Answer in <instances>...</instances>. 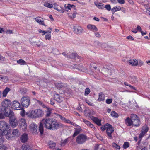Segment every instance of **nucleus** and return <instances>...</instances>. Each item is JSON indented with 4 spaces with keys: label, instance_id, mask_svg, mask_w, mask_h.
<instances>
[{
    "label": "nucleus",
    "instance_id": "45",
    "mask_svg": "<svg viewBox=\"0 0 150 150\" xmlns=\"http://www.w3.org/2000/svg\"><path fill=\"white\" fill-rule=\"evenodd\" d=\"M6 149V147L4 145L0 144V150H5Z\"/></svg>",
    "mask_w": 150,
    "mask_h": 150
},
{
    "label": "nucleus",
    "instance_id": "44",
    "mask_svg": "<svg viewBox=\"0 0 150 150\" xmlns=\"http://www.w3.org/2000/svg\"><path fill=\"white\" fill-rule=\"evenodd\" d=\"M141 133L139 134V138H141L146 133V132H145L143 131V130H141Z\"/></svg>",
    "mask_w": 150,
    "mask_h": 150
},
{
    "label": "nucleus",
    "instance_id": "41",
    "mask_svg": "<svg viewBox=\"0 0 150 150\" xmlns=\"http://www.w3.org/2000/svg\"><path fill=\"white\" fill-rule=\"evenodd\" d=\"M124 84L125 85L127 86H129V87L131 88L132 89H134V90H136V88L133 87V86H132L131 85L128 84V83L126 82H124Z\"/></svg>",
    "mask_w": 150,
    "mask_h": 150
},
{
    "label": "nucleus",
    "instance_id": "39",
    "mask_svg": "<svg viewBox=\"0 0 150 150\" xmlns=\"http://www.w3.org/2000/svg\"><path fill=\"white\" fill-rule=\"evenodd\" d=\"M149 130V128L148 126L147 125H145L143 126L142 127V130H143V131L145 132H147Z\"/></svg>",
    "mask_w": 150,
    "mask_h": 150
},
{
    "label": "nucleus",
    "instance_id": "16",
    "mask_svg": "<svg viewBox=\"0 0 150 150\" xmlns=\"http://www.w3.org/2000/svg\"><path fill=\"white\" fill-rule=\"evenodd\" d=\"M132 119L129 117H127L125 120V124L128 126H131L132 125Z\"/></svg>",
    "mask_w": 150,
    "mask_h": 150
},
{
    "label": "nucleus",
    "instance_id": "55",
    "mask_svg": "<svg viewBox=\"0 0 150 150\" xmlns=\"http://www.w3.org/2000/svg\"><path fill=\"white\" fill-rule=\"evenodd\" d=\"M86 101L90 106H93L94 105L93 103H91L90 102H89L87 99L86 100Z\"/></svg>",
    "mask_w": 150,
    "mask_h": 150
},
{
    "label": "nucleus",
    "instance_id": "38",
    "mask_svg": "<svg viewBox=\"0 0 150 150\" xmlns=\"http://www.w3.org/2000/svg\"><path fill=\"white\" fill-rule=\"evenodd\" d=\"M111 115L114 117H117L118 116V114L114 111H112L111 113Z\"/></svg>",
    "mask_w": 150,
    "mask_h": 150
},
{
    "label": "nucleus",
    "instance_id": "50",
    "mask_svg": "<svg viewBox=\"0 0 150 150\" xmlns=\"http://www.w3.org/2000/svg\"><path fill=\"white\" fill-rule=\"evenodd\" d=\"M112 101V99L111 98L107 99H106V102L108 104H110L111 103Z\"/></svg>",
    "mask_w": 150,
    "mask_h": 150
},
{
    "label": "nucleus",
    "instance_id": "31",
    "mask_svg": "<svg viewBox=\"0 0 150 150\" xmlns=\"http://www.w3.org/2000/svg\"><path fill=\"white\" fill-rule=\"evenodd\" d=\"M75 131L74 132V133L73 135V137H75V136L77 135L78 134H79L81 132V129H77L76 128H75Z\"/></svg>",
    "mask_w": 150,
    "mask_h": 150
},
{
    "label": "nucleus",
    "instance_id": "49",
    "mask_svg": "<svg viewBox=\"0 0 150 150\" xmlns=\"http://www.w3.org/2000/svg\"><path fill=\"white\" fill-rule=\"evenodd\" d=\"M58 50L57 49H52V52L55 54H58Z\"/></svg>",
    "mask_w": 150,
    "mask_h": 150
},
{
    "label": "nucleus",
    "instance_id": "3",
    "mask_svg": "<svg viewBox=\"0 0 150 150\" xmlns=\"http://www.w3.org/2000/svg\"><path fill=\"white\" fill-rule=\"evenodd\" d=\"M8 116H5L6 117H9V121L10 124L13 128L16 127L18 124V121L17 120L14 115V113L11 110H10L9 114Z\"/></svg>",
    "mask_w": 150,
    "mask_h": 150
},
{
    "label": "nucleus",
    "instance_id": "32",
    "mask_svg": "<svg viewBox=\"0 0 150 150\" xmlns=\"http://www.w3.org/2000/svg\"><path fill=\"white\" fill-rule=\"evenodd\" d=\"M75 67L76 68L78 69L79 70L81 71H82L83 69H84V68H83V67L82 66V65H80L79 64H76L75 65Z\"/></svg>",
    "mask_w": 150,
    "mask_h": 150
},
{
    "label": "nucleus",
    "instance_id": "62",
    "mask_svg": "<svg viewBox=\"0 0 150 150\" xmlns=\"http://www.w3.org/2000/svg\"><path fill=\"white\" fill-rule=\"evenodd\" d=\"M136 29L137 30L139 31H140L141 32L142 31V30L141 27L139 25L137 26Z\"/></svg>",
    "mask_w": 150,
    "mask_h": 150
},
{
    "label": "nucleus",
    "instance_id": "33",
    "mask_svg": "<svg viewBox=\"0 0 150 150\" xmlns=\"http://www.w3.org/2000/svg\"><path fill=\"white\" fill-rule=\"evenodd\" d=\"M49 146L50 148H54L56 146V143L52 141L49 142Z\"/></svg>",
    "mask_w": 150,
    "mask_h": 150
},
{
    "label": "nucleus",
    "instance_id": "17",
    "mask_svg": "<svg viewBox=\"0 0 150 150\" xmlns=\"http://www.w3.org/2000/svg\"><path fill=\"white\" fill-rule=\"evenodd\" d=\"M28 139V135L26 133H24L21 137V140L22 142L24 143L26 142Z\"/></svg>",
    "mask_w": 150,
    "mask_h": 150
},
{
    "label": "nucleus",
    "instance_id": "51",
    "mask_svg": "<svg viewBox=\"0 0 150 150\" xmlns=\"http://www.w3.org/2000/svg\"><path fill=\"white\" fill-rule=\"evenodd\" d=\"M112 145L113 147H115L117 149H119L120 148V147L116 143H113L112 144Z\"/></svg>",
    "mask_w": 150,
    "mask_h": 150
},
{
    "label": "nucleus",
    "instance_id": "59",
    "mask_svg": "<svg viewBox=\"0 0 150 150\" xmlns=\"http://www.w3.org/2000/svg\"><path fill=\"white\" fill-rule=\"evenodd\" d=\"M117 2L121 4H124L125 3L124 0H117Z\"/></svg>",
    "mask_w": 150,
    "mask_h": 150
},
{
    "label": "nucleus",
    "instance_id": "56",
    "mask_svg": "<svg viewBox=\"0 0 150 150\" xmlns=\"http://www.w3.org/2000/svg\"><path fill=\"white\" fill-rule=\"evenodd\" d=\"M99 145L98 144L95 145L94 148V150H98L99 148Z\"/></svg>",
    "mask_w": 150,
    "mask_h": 150
},
{
    "label": "nucleus",
    "instance_id": "6",
    "mask_svg": "<svg viewBox=\"0 0 150 150\" xmlns=\"http://www.w3.org/2000/svg\"><path fill=\"white\" fill-rule=\"evenodd\" d=\"M10 125L6 122L0 121V135H3V134L5 133L6 130L9 129Z\"/></svg>",
    "mask_w": 150,
    "mask_h": 150
},
{
    "label": "nucleus",
    "instance_id": "42",
    "mask_svg": "<svg viewBox=\"0 0 150 150\" xmlns=\"http://www.w3.org/2000/svg\"><path fill=\"white\" fill-rule=\"evenodd\" d=\"M51 113V110L50 109L48 108L46 112V117H48L50 116Z\"/></svg>",
    "mask_w": 150,
    "mask_h": 150
},
{
    "label": "nucleus",
    "instance_id": "30",
    "mask_svg": "<svg viewBox=\"0 0 150 150\" xmlns=\"http://www.w3.org/2000/svg\"><path fill=\"white\" fill-rule=\"evenodd\" d=\"M130 81L134 83H136L137 82V78L134 76H131L130 77Z\"/></svg>",
    "mask_w": 150,
    "mask_h": 150
},
{
    "label": "nucleus",
    "instance_id": "63",
    "mask_svg": "<svg viewBox=\"0 0 150 150\" xmlns=\"http://www.w3.org/2000/svg\"><path fill=\"white\" fill-rule=\"evenodd\" d=\"M95 35L97 37H101V35L98 32L95 33Z\"/></svg>",
    "mask_w": 150,
    "mask_h": 150
},
{
    "label": "nucleus",
    "instance_id": "52",
    "mask_svg": "<svg viewBox=\"0 0 150 150\" xmlns=\"http://www.w3.org/2000/svg\"><path fill=\"white\" fill-rule=\"evenodd\" d=\"M83 122L88 126H89L90 125L91 123L90 122L85 119H83Z\"/></svg>",
    "mask_w": 150,
    "mask_h": 150
},
{
    "label": "nucleus",
    "instance_id": "1",
    "mask_svg": "<svg viewBox=\"0 0 150 150\" xmlns=\"http://www.w3.org/2000/svg\"><path fill=\"white\" fill-rule=\"evenodd\" d=\"M43 125L47 129L52 131L57 130L64 126L56 119L52 118L43 119L40 122L39 126V130L41 135L43 134Z\"/></svg>",
    "mask_w": 150,
    "mask_h": 150
},
{
    "label": "nucleus",
    "instance_id": "40",
    "mask_svg": "<svg viewBox=\"0 0 150 150\" xmlns=\"http://www.w3.org/2000/svg\"><path fill=\"white\" fill-rule=\"evenodd\" d=\"M129 144L128 142H124L123 145V147L125 149H126L127 148L129 147Z\"/></svg>",
    "mask_w": 150,
    "mask_h": 150
},
{
    "label": "nucleus",
    "instance_id": "46",
    "mask_svg": "<svg viewBox=\"0 0 150 150\" xmlns=\"http://www.w3.org/2000/svg\"><path fill=\"white\" fill-rule=\"evenodd\" d=\"M90 92V89L88 88H86L85 91V95L86 96Z\"/></svg>",
    "mask_w": 150,
    "mask_h": 150
},
{
    "label": "nucleus",
    "instance_id": "15",
    "mask_svg": "<svg viewBox=\"0 0 150 150\" xmlns=\"http://www.w3.org/2000/svg\"><path fill=\"white\" fill-rule=\"evenodd\" d=\"M18 123L21 127L24 126L25 128L26 127V122L24 119H21L18 121Z\"/></svg>",
    "mask_w": 150,
    "mask_h": 150
},
{
    "label": "nucleus",
    "instance_id": "8",
    "mask_svg": "<svg viewBox=\"0 0 150 150\" xmlns=\"http://www.w3.org/2000/svg\"><path fill=\"white\" fill-rule=\"evenodd\" d=\"M21 102L23 107L24 108L27 107L30 103V99L28 96H23L22 98Z\"/></svg>",
    "mask_w": 150,
    "mask_h": 150
},
{
    "label": "nucleus",
    "instance_id": "22",
    "mask_svg": "<svg viewBox=\"0 0 150 150\" xmlns=\"http://www.w3.org/2000/svg\"><path fill=\"white\" fill-rule=\"evenodd\" d=\"M95 4L99 9H103L105 8V6L103 4L97 2H95Z\"/></svg>",
    "mask_w": 150,
    "mask_h": 150
},
{
    "label": "nucleus",
    "instance_id": "61",
    "mask_svg": "<svg viewBox=\"0 0 150 150\" xmlns=\"http://www.w3.org/2000/svg\"><path fill=\"white\" fill-rule=\"evenodd\" d=\"M121 8L120 7L118 6H116L114 7L113 8H112V9H121Z\"/></svg>",
    "mask_w": 150,
    "mask_h": 150
},
{
    "label": "nucleus",
    "instance_id": "47",
    "mask_svg": "<svg viewBox=\"0 0 150 150\" xmlns=\"http://www.w3.org/2000/svg\"><path fill=\"white\" fill-rule=\"evenodd\" d=\"M68 138L66 139L65 140H64L63 142H61V145L62 146H64L65 144L68 142Z\"/></svg>",
    "mask_w": 150,
    "mask_h": 150
},
{
    "label": "nucleus",
    "instance_id": "48",
    "mask_svg": "<svg viewBox=\"0 0 150 150\" xmlns=\"http://www.w3.org/2000/svg\"><path fill=\"white\" fill-rule=\"evenodd\" d=\"M56 86L59 88H60L64 86V85L62 83H58L56 85Z\"/></svg>",
    "mask_w": 150,
    "mask_h": 150
},
{
    "label": "nucleus",
    "instance_id": "5",
    "mask_svg": "<svg viewBox=\"0 0 150 150\" xmlns=\"http://www.w3.org/2000/svg\"><path fill=\"white\" fill-rule=\"evenodd\" d=\"M103 131L106 129V132L109 138L110 139L112 138V134L114 131V128L112 126L109 124H106L103 126L101 127Z\"/></svg>",
    "mask_w": 150,
    "mask_h": 150
},
{
    "label": "nucleus",
    "instance_id": "57",
    "mask_svg": "<svg viewBox=\"0 0 150 150\" xmlns=\"http://www.w3.org/2000/svg\"><path fill=\"white\" fill-rule=\"evenodd\" d=\"M42 35H45V34L47 33H51V31H42Z\"/></svg>",
    "mask_w": 150,
    "mask_h": 150
},
{
    "label": "nucleus",
    "instance_id": "2",
    "mask_svg": "<svg viewBox=\"0 0 150 150\" xmlns=\"http://www.w3.org/2000/svg\"><path fill=\"white\" fill-rule=\"evenodd\" d=\"M11 104V101L8 99H5L1 103L0 106V119L4 118V116H8L9 114L8 108Z\"/></svg>",
    "mask_w": 150,
    "mask_h": 150
},
{
    "label": "nucleus",
    "instance_id": "53",
    "mask_svg": "<svg viewBox=\"0 0 150 150\" xmlns=\"http://www.w3.org/2000/svg\"><path fill=\"white\" fill-rule=\"evenodd\" d=\"M92 76L95 79L97 80H99L100 79H101V78L99 76H97V75H93Z\"/></svg>",
    "mask_w": 150,
    "mask_h": 150
},
{
    "label": "nucleus",
    "instance_id": "27",
    "mask_svg": "<svg viewBox=\"0 0 150 150\" xmlns=\"http://www.w3.org/2000/svg\"><path fill=\"white\" fill-rule=\"evenodd\" d=\"M105 75L109 76L111 74V69L106 68L105 69Z\"/></svg>",
    "mask_w": 150,
    "mask_h": 150
},
{
    "label": "nucleus",
    "instance_id": "35",
    "mask_svg": "<svg viewBox=\"0 0 150 150\" xmlns=\"http://www.w3.org/2000/svg\"><path fill=\"white\" fill-rule=\"evenodd\" d=\"M0 79L4 82H6L8 81V78L7 76H1Z\"/></svg>",
    "mask_w": 150,
    "mask_h": 150
},
{
    "label": "nucleus",
    "instance_id": "36",
    "mask_svg": "<svg viewBox=\"0 0 150 150\" xmlns=\"http://www.w3.org/2000/svg\"><path fill=\"white\" fill-rule=\"evenodd\" d=\"M44 5L45 6L49 8H52L53 7V5L52 4H50L47 2H45L44 4Z\"/></svg>",
    "mask_w": 150,
    "mask_h": 150
},
{
    "label": "nucleus",
    "instance_id": "28",
    "mask_svg": "<svg viewBox=\"0 0 150 150\" xmlns=\"http://www.w3.org/2000/svg\"><path fill=\"white\" fill-rule=\"evenodd\" d=\"M11 89L10 88L6 87L3 91L2 94L3 96L4 97H5L8 93L10 91Z\"/></svg>",
    "mask_w": 150,
    "mask_h": 150
},
{
    "label": "nucleus",
    "instance_id": "24",
    "mask_svg": "<svg viewBox=\"0 0 150 150\" xmlns=\"http://www.w3.org/2000/svg\"><path fill=\"white\" fill-rule=\"evenodd\" d=\"M105 95L102 92H100L99 94L98 100L100 101H103L105 100Z\"/></svg>",
    "mask_w": 150,
    "mask_h": 150
},
{
    "label": "nucleus",
    "instance_id": "54",
    "mask_svg": "<svg viewBox=\"0 0 150 150\" xmlns=\"http://www.w3.org/2000/svg\"><path fill=\"white\" fill-rule=\"evenodd\" d=\"M36 101H37V103H38L39 105L42 106H43L44 104L42 102L38 100H36Z\"/></svg>",
    "mask_w": 150,
    "mask_h": 150
},
{
    "label": "nucleus",
    "instance_id": "60",
    "mask_svg": "<svg viewBox=\"0 0 150 150\" xmlns=\"http://www.w3.org/2000/svg\"><path fill=\"white\" fill-rule=\"evenodd\" d=\"M107 9H111L110 5L109 4H107L105 6Z\"/></svg>",
    "mask_w": 150,
    "mask_h": 150
},
{
    "label": "nucleus",
    "instance_id": "26",
    "mask_svg": "<svg viewBox=\"0 0 150 150\" xmlns=\"http://www.w3.org/2000/svg\"><path fill=\"white\" fill-rule=\"evenodd\" d=\"M64 6L66 9H74L75 6L74 5H71L68 4L67 5L65 4Z\"/></svg>",
    "mask_w": 150,
    "mask_h": 150
},
{
    "label": "nucleus",
    "instance_id": "20",
    "mask_svg": "<svg viewBox=\"0 0 150 150\" xmlns=\"http://www.w3.org/2000/svg\"><path fill=\"white\" fill-rule=\"evenodd\" d=\"M87 28L89 30H92L94 32H96L98 31V29L97 27L94 25L91 24L88 25L87 26Z\"/></svg>",
    "mask_w": 150,
    "mask_h": 150
},
{
    "label": "nucleus",
    "instance_id": "29",
    "mask_svg": "<svg viewBox=\"0 0 150 150\" xmlns=\"http://www.w3.org/2000/svg\"><path fill=\"white\" fill-rule=\"evenodd\" d=\"M129 64L133 66H137L138 64V61L136 60H130L129 61Z\"/></svg>",
    "mask_w": 150,
    "mask_h": 150
},
{
    "label": "nucleus",
    "instance_id": "18",
    "mask_svg": "<svg viewBox=\"0 0 150 150\" xmlns=\"http://www.w3.org/2000/svg\"><path fill=\"white\" fill-rule=\"evenodd\" d=\"M55 100L59 103H61L62 101V98L59 94H56L54 95Z\"/></svg>",
    "mask_w": 150,
    "mask_h": 150
},
{
    "label": "nucleus",
    "instance_id": "4",
    "mask_svg": "<svg viewBox=\"0 0 150 150\" xmlns=\"http://www.w3.org/2000/svg\"><path fill=\"white\" fill-rule=\"evenodd\" d=\"M28 114L29 117L32 118H35L42 117L44 113L41 109H39L29 111Z\"/></svg>",
    "mask_w": 150,
    "mask_h": 150
},
{
    "label": "nucleus",
    "instance_id": "13",
    "mask_svg": "<svg viewBox=\"0 0 150 150\" xmlns=\"http://www.w3.org/2000/svg\"><path fill=\"white\" fill-rule=\"evenodd\" d=\"M11 131L10 130H6L5 133L3 134V135H5L6 138L8 140L11 139L13 137L12 133L11 134Z\"/></svg>",
    "mask_w": 150,
    "mask_h": 150
},
{
    "label": "nucleus",
    "instance_id": "7",
    "mask_svg": "<svg viewBox=\"0 0 150 150\" xmlns=\"http://www.w3.org/2000/svg\"><path fill=\"white\" fill-rule=\"evenodd\" d=\"M88 137L83 134H80L76 137V142L79 144L84 143L88 139Z\"/></svg>",
    "mask_w": 150,
    "mask_h": 150
},
{
    "label": "nucleus",
    "instance_id": "19",
    "mask_svg": "<svg viewBox=\"0 0 150 150\" xmlns=\"http://www.w3.org/2000/svg\"><path fill=\"white\" fill-rule=\"evenodd\" d=\"M91 119L98 126H100L101 125V121L97 117L93 116L91 117Z\"/></svg>",
    "mask_w": 150,
    "mask_h": 150
},
{
    "label": "nucleus",
    "instance_id": "37",
    "mask_svg": "<svg viewBox=\"0 0 150 150\" xmlns=\"http://www.w3.org/2000/svg\"><path fill=\"white\" fill-rule=\"evenodd\" d=\"M69 16L71 18H75L76 12H73L72 13H68Z\"/></svg>",
    "mask_w": 150,
    "mask_h": 150
},
{
    "label": "nucleus",
    "instance_id": "11",
    "mask_svg": "<svg viewBox=\"0 0 150 150\" xmlns=\"http://www.w3.org/2000/svg\"><path fill=\"white\" fill-rule=\"evenodd\" d=\"M74 31L75 33L77 34H81L83 31V28L81 26L77 25L74 26Z\"/></svg>",
    "mask_w": 150,
    "mask_h": 150
},
{
    "label": "nucleus",
    "instance_id": "10",
    "mask_svg": "<svg viewBox=\"0 0 150 150\" xmlns=\"http://www.w3.org/2000/svg\"><path fill=\"white\" fill-rule=\"evenodd\" d=\"M29 128L32 133L34 134H37L40 132L39 129H38L37 126L33 123L30 125Z\"/></svg>",
    "mask_w": 150,
    "mask_h": 150
},
{
    "label": "nucleus",
    "instance_id": "14",
    "mask_svg": "<svg viewBox=\"0 0 150 150\" xmlns=\"http://www.w3.org/2000/svg\"><path fill=\"white\" fill-rule=\"evenodd\" d=\"M23 150H33L32 146L30 144H23L21 147Z\"/></svg>",
    "mask_w": 150,
    "mask_h": 150
},
{
    "label": "nucleus",
    "instance_id": "34",
    "mask_svg": "<svg viewBox=\"0 0 150 150\" xmlns=\"http://www.w3.org/2000/svg\"><path fill=\"white\" fill-rule=\"evenodd\" d=\"M17 62L21 65L26 64V62L24 60L21 59L17 61Z\"/></svg>",
    "mask_w": 150,
    "mask_h": 150
},
{
    "label": "nucleus",
    "instance_id": "64",
    "mask_svg": "<svg viewBox=\"0 0 150 150\" xmlns=\"http://www.w3.org/2000/svg\"><path fill=\"white\" fill-rule=\"evenodd\" d=\"M58 116L62 120L65 121L66 120L65 118L62 117L61 115H58Z\"/></svg>",
    "mask_w": 150,
    "mask_h": 150
},
{
    "label": "nucleus",
    "instance_id": "43",
    "mask_svg": "<svg viewBox=\"0 0 150 150\" xmlns=\"http://www.w3.org/2000/svg\"><path fill=\"white\" fill-rule=\"evenodd\" d=\"M51 38V33H48L45 35V39L46 40H50Z\"/></svg>",
    "mask_w": 150,
    "mask_h": 150
},
{
    "label": "nucleus",
    "instance_id": "21",
    "mask_svg": "<svg viewBox=\"0 0 150 150\" xmlns=\"http://www.w3.org/2000/svg\"><path fill=\"white\" fill-rule=\"evenodd\" d=\"M72 56H71L70 54H67V57L69 58H74L75 59H76V58H77L78 59H80L81 57H79L76 53H72Z\"/></svg>",
    "mask_w": 150,
    "mask_h": 150
},
{
    "label": "nucleus",
    "instance_id": "12",
    "mask_svg": "<svg viewBox=\"0 0 150 150\" xmlns=\"http://www.w3.org/2000/svg\"><path fill=\"white\" fill-rule=\"evenodd\" d=\"M12 108L14 110H19L21 108V107L20 103L17 101L15 100L11 105Z\"/></svg>",
    "mask_w": 150,
    "mask_h": 150
},
{
    "label": "nucleus",
    "instance_id": "58",
    "mask_svg": "<svg viewBox=\"0 0 150 150\" xmlns=\"http://www.w3.org/2000/svg\"><path fill=\"white\" fill-rule=\"evenodd\" d=\"M147 2H148L147 0H139V3H146Z\"/></svg>",
    "mask_w": 150,
    "mask_h": 150
},
{
    "label": "nucleus",
    "instance_id": "23",
    "mask_svg": "<svg viewBox=\"0 0 150 150\" xmlns=\"http://www.w3.org/2000/svg\"><path fill=\"white\" fill-rule=\"evenodd\" d=\"M12 133L13 137H18L20 134V132L18 129H15L13 130Z\"/></svg>",
    "mask_w": 150,
    "mask_h": 150
},
{
    "label": "nucleus",
    "instance_id": "25",
    "mask_svg": "<svg viewBox=\"0 0 150 150\" xmlns=\"http://www.w3.org/2000/svg\"><path fill=\"white\" fill-rule=\"evenodd\" d=\"M40 17H38L35 18V20L37 22L40 24H41L46 26V25L44 23V21L41 20L40 19Z\"/></svg>",
    "mask_w": 150,
    "mask_h": 150
},
{
    "label": "nucleus",
    "instance_id": "9",
    "mask_svg": "<svg viewBox=\"0 0 150 150\" xmlns=\"http://www.w3.org/2000/svg\"><path fill=\"white\" fill-rule=\"evenodd\" d=\"M131 118L132 119V125L136 127L140 125V120L137 115L132 114L130 116Z\"/></svg>",
    "mask_w": 150,
    "mask_h": 150
}]
</instances>
